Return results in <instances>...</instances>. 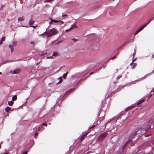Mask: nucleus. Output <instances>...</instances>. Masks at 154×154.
I'll return each instance as SVG.
<instances>
[{
	"mask_svg": "<svg viewBox=\"0 0 154 154\" xmlns=\"http://www.w3.org/2000/svg\"><path fill=\"white\" fill-rule=\"evenodd\" d=\"M58 54V53L57 52H54L53 53L52 56H57V55Z\"/></svg>",
	"mask_w": 154,
	"mask_h": 154,
	"instance_id": "obj_18",
	"label": "nucleus"
},
{
	"mask_svg": "<svg viewBox=\"0 0 154 154\" xmlns=\"http://www.w3.org/2000/svg\"><path fill=\"white\" fill-rule=\"evenodd\" d=\"M144 99H141L138 102H137L136 103L137 105H138L142 103L144 101Z\"/></svg>",
	"mask_w": 154,
	"mask_h": 154,
	"instance_id": "obj_4",
	"label": "nucleus"
},
{
	"mask_svg": "<svg viewBox=\"0 0 154 154\" xmlns=\"http://www.w3.org/2000/svg\"><path fill=\"white\" fill-rule=\"evenodd\" d=\"M8 154V152H5V153H4L3 154Z\"/></svg>",
	"mask_w": 154,
	"mask_h": 154,
	"instance_id": "obj_48",
	"label": "nucleus"
},
{
	"mask_svg": "<svg viewBox=\"0 0 154 154\" xmlns=\"http://www.w3.org/2000/svg\"><path fill=\"white\" fill-rule=\"evenodd\" d=\"M17 96L15 95L12 97V100L13 101H15L17 99Z\"/></svg>",
	"mask_w": 154,
	"mask_h": 154,
	"instance_id": "obj_16",
	"label": "nucleus"
},
{
	"mask_svg": "<svg viewBox=\"0 0 154 154\" xmlns=\"http://www.w3.org/2000/svg\"><path fill=\"white\" fill-rule=\"evenodd\" d=\"M95 125H94L92 126V127H90L89 128V129H91L93 128H94L95 127Z\"/></svg>",
	"mask_w": 154,
	"mask_h": 154,
	"instance_id": "obj_28",
	"label": "nucleus"
},
{
	"mask_svg": "<svg viewBox=\"0 0 154 154\" xmlns=\"http://www.w3.org/2000/svg\"><path fill=\"white\" fill-rule=\"evenodd\" d=\"M147 154H154V148L153 149L152 151Z\"/></svg>",
	"mask_w": 154,
	"mask_h": 154,
	"instance_id": "obj_21",
	"label": "nucleus"
},
{
	"mask_svg": "<svg viewBox=\"0 0 154 154\" xmlns=\"http://www.w3.org/2000/svg\"><path fill=\"white\" fill-rule=\"evenodd\" d=\"M14 102L12 101H9L8 102V104L10 106H11L13 105Z\"/></svg>",
	"mask_w": 154,
	"mask_h": 154,
	"instance_id": "obj_13",
	"label": "nucleus"
},
{
	"mask_svg": "<svg viewBox=\"0 0 154 154\" xmlns=\"http://www.w3.org/2000/svg\"><path fill=\"white\" fill-rule=\"evenodd\" d=\"M5 37H3L1 39V40L2 42L5 41Z\"/></svg>",
	"mask_w": 154,
	"mask_h": 154,
	"instance_id": "obj_24",
	"label": "nucleus"
},
{
	"mask_svg": "<svg viewBox=\"0 0 154 154\" xmlns=\"http://www.w3.org/2000/svg\"><path fill=\"white\" fill-rule=\"evenodd\" d=\"M71 40L72 41H73L74 42H75L77 41V39H76L75 38H73V39H72Z\"/></svg>",
	"mask_w": 154,
	"mask_h": 154,
	"instance_id": "obj_29",
	"label": "nucleus"
},
{
	"mask_svg": "<svg viewBox=\"0 0 154 154\" xmlns=\"http://www.w3.org/2000/svg\"><path fill=\"white\" fill-rule=\"evenodd\" d=\"M117 82H113V83H114V84H115V85H116V84L117 83Z\"/></svg>",
	"mask_w": 154,
	"mask_h": 154,
	"instance_id": "obj_46",
	"label": "nucleus"
},
{
	"mask_svg": "<svg viewBox=\"0 0 154 154\" xmlns=\"http://www.w3.org/2000/svg\"><path fill=\"white\" fill-rule=\"evenodd\" d=\"M146 25H142L141 27H140L139 29H138L139 30V31H141V30H142L145 27H146Z\"/></svg>",
	"mask_w": 154,
	"mask_h": 154,
	"instance_id": "obj_9",
	"label": "nucleus"
},
{
	"mask_svg": "<svg viewBox=\"0 0 154 154\" xmlns=\"http://www.w3.org/2000/svg\"><path fill=\"white\" fill-rule=\"evenodd\" d=\"M51 57H47V59H49V58H51Z\"/></svg>",
	"mask_w": 154,
	"mask_h": 154,
	"instance_id": "obj_44",
	"label": "nucleus"
},
{
	"mask_svg": "<svg viewBox=\"0 0 154 154\" xmlns=\"http://www.w3.org/2000/svg\"><path fill=\"white\" fill-rule=\"evenodd\" d=\"M20 71V69H16L13 71V73L14 74H17Z\"/></svg>",
	"mask_w": 154,
	"mask_h": 154,
	"instance_id": "obj_5",
	"label": "nucleus"
},
{
	"mask_svg": "<svg viewBox=\"0 0 154 154\" xmlns=\"http://www.w3.org/2000/svg\"><path fill=\"white\" fill-rule=\"evenodd\" d=\"M51 21L52 22H54L55 23H59V20H53L51 19H50Z\"/></svg>",
	"mask_w": 154,
	"mask_h": 154,
	"instance_id": "obj_19",
	"label": "nucleus"
},
{
	"mask_svg": "<svg viewBox=\"0 0 154 154\" xmlns=\"http://www.w3.org/2000/svg\"><path fill=\"white\" fill-rule=\"evenodd\" d=\"M59 22L61 24H63L64 23L63 21L61 20H59Z\"/></svg>",
	"mask_w": 154,
	"mask_h": 154,
	"instance_id": "obj_34",
	"label": "nucleus"
},
{
	"mask_svg": "<svg viewBox=\"0 0 154 154\" xmlns=\"http://www.w3.org/2000/svg\"><path fill=\"white\" fill-rule=\"evenodd\" d=\"M134 54L133 55V57H134Z\"/></svg>",
	"mask_w": 154,
	"mask_h": 154,
	"instance_id": "obj_56",
	"label": "nucleus"
},
{
	"mask_svg": "<svg viewBox=\"0 0 154 154\" xmlns=\"http://www.w3.org/2000/svg\"><path fill=\"white\" fill-rule=\"evenodd\" d=\"M131 108H128L126 109V111H128L129 109H130Z\"/></svg>",
	"mask_w": 154,
	"mask_h": 154,
	"instance_id": "obj_38",
	"label": "nucleus"
},
{
	"mask_svg": "<svg viewBox=\"0 0 154 154\" xmlns=\"http://www.w3.org/2000/svg\"><path fill=\"white\" fill-rule=\"evenodd\" d=\"M31 44H33V42H31Z\"/></svg>",
	"mask_w": 154,
	"mask_h": 154,
	"instance_id": "obj_51",
	"label": "nucleus"
},
{
	"mask_svg": "<svg viewBox=\"0 0 154 154\" xmlns=\"http://www.w3.org/2000/svg\"><path fill=\"white\" fill-rule=\"evenodd\" d=\"M140 32V31H139V29H137L135 32V35H136V34H137V33H138L139 32Z\"/></svg>",
	"mask_w": 154,
	"mask_h": 154,
	"instance_id": "obj_26",
	"label": "nucleus"
},
{
	"mask_svg": "<svg viewBox=\"0 0 154 154\" xmlns=\"http://www.w3.org/2000/svg\"><path fill=\"white\" fill-rule=\"evenodd\" d=\"M53 22H52V21H51V22H49V23H50V24L52 23H53Z\"/></svg>",
	"mask_w": 154,
	"mask_h": 154,
	"instance_id": "obj_45",
	"label": "nucleus"
},
{
	"mask_svg": "<svg viewBox=\"0 0 154 154\" xmlns=\"http://www.w3.org/2000/svg\"><path fill=\"white\" fill-rule=\"evenodd\" d=\"M87 134L86 133L82 135L80 138L81 140V141L85 139V137L87 136Z\"/></svg>",
	"mask_w": 154,
	"mask_h": 154,
	"instance_id": "obj_6",
	"label": "nucleus"
},
{
	"mask_svg": "<svg viewBox=\"0 0 154 154\" xmlns=\"http://www.w3.org/2000/svg\"><path fill=\"white\" fill-rule=\"evenodd\" d=\"M130 142V140H129L124 145V146L123 147H125L126 146H128V145L129 144V143Z\"/></svg>",
	"mask_w": 154,
	"mask_h": 154,
	"instance_id": "obj_20",
	"label": "nucleus"
},
{
	"mask_svg": "<svg viewBox=\"0 0 154 154\" xmlns=\"http://www.w3.org/2000/svg\"><path fill=\"white\" fill-rule=\"evenodd\" d=\"M152 21V20H150L146 24H145V25H146V26L148 25V24L151 21Z\"/></svg>",
	"mask_w": 154,
	"mask_h": 154,
	"instance_id": "obj_32",
	"label": "nucleus"
},
{
	"mask_svg": "<svg viewBox=\"0 0 154 154\" xmlns=\"http://www.w3.org/2000/svg\"><path fill=\"white\" fill-rule=\"evenodd\" d=\"M68 73V72H67L66 73L64 74L63 75V77L64 79H65L66 78V76L67 75V74Z\"/></svg>",
	"mask_w": 154,
	"mask_h": 154,
	"instance_id": "obj_17",
	"label": "nucleus"
},
{
	"mask_svg": "<svg viewBox=\"0 0 154 154\" xmlns=\"http://www.w3.org/2000/svg\"><path fill=\"white\" fill-rule=\"evenodd\" d=\"M11 109V108L9 106H7L6 107L5 109V111L6 112H8L9 111H10Z\"/></svg>",
	"mask_w": 154,
	"mask_h": 154,
	"instance_id": "obj_12",
	"label": "nucleus"
},
{
	"mask_svg": "<svg viewBox=\"0 0 154 154\" xmlns=\"http://www.w3.org/2000/svg\"><path fill=\"white\" fill-rule=\"evenodd\" d=\"M154 58V54H153L152 56V59H153V58Z\"/></svg>",
	"mask_w": 154,
	"mask_h": 154,
	"instance_id": "obj_41",
	"label": "nucleus"
},
{
	"mask_svg": "<svg viewBox=\"0 0 154 154\" xmlns=\"http://www.w3.org/2000/svg\"><path fill=\"white\" fill-rule=\"evenodd\" d=\"M76 27H77V26L75 24L72 25L71 27L70 28V30H72L73 29Z\"/></svg>",
	"mask_w": 154,
	"mask_h": 154,
	"instance_id": "obj_15",
	"label": "nucleus"
},
{
	"mask_svg": "<svg viewBox=\"0 0 154 154\" xmlns=\"http://www.w3.org/2000/svg\"><path fill=\"white\" fill-rule=\"evenodd\" d=\"M44 54H42V55H43V56H44Z\"/></svg>",
	"mask_w": 154,
	"mask_h": 154,
	"instance_id": "obj_55",
	"label": "nucleus"
},
{
	"mask_svg": "<svg viewBox=\"0 0 154 154\" xmlns=\"http://www.w3.org/2000/svg\"><path fill=\"white\" fill-rule=\"evenodd\" d=\"M70 30V29H66V32H67V31H69Z\"/></svg>",
	"mask_w": 154,
	"mask_h": 154,
	"instance_id": "obj_43",
	"label": "nucleus"
},
{
	"mask_svg": "<svg viewBox=\"0 0 154 154\" xmlns=\"http://www.w3.org/2000/svg\"><path fill=\"white\" fill-rule=\"evenodd\" d=\"M135 60V59L134 60H133L132 62L130 64V65L132 66L131 67L132 69H134V68L137 65V64L136 63H133V62Z\"/></svg>",
	"mask_w": 154,
	"mask_h": 154,
	"instance_id": "obj_3",
	"label": "nucleus"
},
{
	"mask_svg": "<svg viewBox=\"0 0 154 154\" xmlns=\"http://www.w3.org/2000/svg\"><path fill=\"white\" fill-rule=\"evenodd\" d=\"M17 42L16 41L14 42L13 43V45H14V46H16L17 45Z\"/></svg>",
	"mask_w": 154,
	"mask_h": 154,
	"instance_id": "obj_23",
	"label": "nucleus"
},
{
	"mask_svg": "<svg viewBox=\"0 0 154 154\" xmlns=\"http://www.w3.org/2000/svg\"><path fill=\"white\" fill-rule=\"evenodd\" d=\"M9 47L11 49V52L12 53L14 51L13 45H9Z\"/></svg>",
	"mask_w": 154,
	"mask_h": 154,
	"instance_id": "obj_8",
	"label": "nucleus"
},
{
	"mask_svg": "<svg viewBox=\"0 0 154 154\" xmlns=\"http://www.w3.org/2000/svg\"><path fill=\"white\" fill-rule=\"evenodd\" d=\"M107 135L106 133H104L100 135L98 137L99 140L101 141L105 138Z\"/></svg>",
	"mask_w": 154,
	"mask_h": 154,
	"instance_id": "obj_2",
	"label": "nucleus"
},
{
	"mask_svg": "<svg viewBox=\"0 0 154 154\" xmlns=\"http://www.w3.org/2000/svg\"><path fill=\"white\" fill-rule=\"evenodd\" d=\"M47 54V53H45V54Z\"/></svg>",
	"mask_w": 154,
	"mask_h": 154,
	"instance_id": "obj_54",
	"label": "nucleus"
},
{
	"mask_svg": "<svg viewBox=\"0 0 154 154\" xmlns=\"http://www.w3.org/2000/svg\"><path fill=\"white\" fill-rule=\"evenodd\" d=\"M150 128V127H149L147 129H145V131H147L148 130H149Z\"/></svg>",
	"mask_w": 154,
	"mask_h": 154,
	"instance_id": "obj_31",
	"label": "nucleus"
},
{
	"mask_svg": "<svg viewBox=\"0 0 154 154\" xmlns=\"http://www.w3.org/2000/svg\"><path fill=\"white\" fill-rule=\"evenodd\" d=\"M3 42L1 40H0V45H1L2 44Z\"/></svg>",
	"mask_w": 154,
	"mask_h": 154,
	"instance_id": "obj_37",
	"label": "nucleus"
},
{
	"mask_svg": "<svg viewBox=\"0 0 154 154\" xmlns=\"http://www.w3.org/2000/svg\"><path fill=\"white\" fill-rule=\"evenodd\" d=\"M35 136L36 137L37 136H38V134L37 133H36L35 134Z\"/></svg>",
	"mask_w": 154,
	"mask_h": 154,
	"instance_id": "obj_40",
	"label": "nucleus"
},
{
	"mask_svg": "<svg viewBox=\"0 0 154 154\" xmlns=\"http://www.w3.org/2000/svg\"><path fill=\"white\" fill-rule=\"evenodd\" d=\"M122 77V76L121 75H118L117 78H116V79H117V80H118L121 77Z\"/></svg>",
	"mask_w": 154,
	"mask_h": 154,
	"instance_id": "obj_27",
	"label": "nucleus"
},
{
	"mask_svg": "<svg viewBox=\"0 0 154 154\" xmlns=\"http://www.w3.org/2000/svg\"><path fill=\"white\" fill-rule=\"evenodd\" d=\"M42 128V127H41H41H39L38 128V131H41Z\"/></svg>",
	"mask_w": 154,
	"mask_h": 154,
	"instance_id": "obj_33",
	"label": "nucleus"
},
{
	"mask_svg": "<svg viewBox=\"0 0 154 154\" xmlns=\"http://www.w3.org/2000/svg\"><path fill=\"white\" fill-rule=\"evenodd\" d=\"M2 74V73L1 72H0V75Z\"/></svg>",
	"mask_w": 154,
	"mask_h": 154,
	"instance_id": "obj_52",
	"label": "nucleus"
},
{
	"mask_svg": "<svg viewBox=\"0 0 154 154\" xmlns=\"http://www.w3.org/2000/svg\"><path fill=\"white\" fill-rule=\"evenodd\" d=\"M53 0H46L45 1L46 2H50L51 1H52Z\"/></svg>",
	"mask_w": 154,
	"mask_h": 154,
	"instance_id": "obj_35",
	"label": "nucleus"
},
{
	"mask_svg": "<svg viewBox=\"0 0 154 154\" xmlns=\"http://www.w3.org/2000/svg\"><path fill=\"white\" fill-rule=\"evenodd\" d=\"M153 19H154V17H153L151 20H152Z\"/></svg>",
	"mask_w": 154,
	"mask_h": 154,
	"instance_id": "obj_49",
	"label": "nucleus"
},
{
	"mask_svg": "<svg viewBox=\"0 0 154 154\" xmlns=\"http://www.w3.org/2000/svg\"><path fill=\"white\" fill-rule=\"evenodd\" d=\"M60 80L58 82V83H61L62 81V78L61 77H60Z\"/></svg>",
	"mask_w": 154,
	"mask_h": 154,
	"instance_id": "obj_25",
	"label": "nucleus"
},
{
	"mask_svg": "<svg viewBox=\"0 0 154 154\" xmlns=\"http://www.w3.org/2000/svg\"><path fill=\"white\" fill-rule=\"evenodd\" d=\"M9 47L11 49V52L12 53L14 51L13 45H9Z\"/></svg>",
	"mask_w": 154,
	"mask_h": 154,
	"instance_id": "obj_7",
	"label": "nucleus"
},
{
	"mask_svg": "<svg viewBox=\"0 0 154 154\" xmlns=\"http://www.w3.org/2000/svg\"><path fill=\"white\" fill-rule=\"evenodd\" d=\"M67 16L66 15V14H65V15H62V17H66V16Z\"/></svg>",
	"mask_w": 154,
	"mask_h": 154,
	"instance_id": "obj_36",
	"label": "nucleus"
},
{
	"mask_svg": "<svg viewBox=\"0 0 154 154\" xmlns=\"http://www.w3.org/2000/svg\"><path fill=\"white\" fill-rule=\"evenodd\" d=\"M152 91L154 92V88L152 90Z\"/></svg>",
	"mask_w": 154,
	"mask_h": 154,
	"instance_id": "obj_47",
	"label": "nucleus"
},
{
	"mask_svg": "<svg viewBox=\"0 0 154 154\" xmlns=\"http://www.w3.org/2000/svg\"><path fill=\"white\" fill-rule=\"evenodd\" d=\"M28 152V151H25V153H23V154H26Z\"/></svg>",
	"mask_w": 154,
	"mask_h": 154,
	"instance_id": "obj_39",
	"label": "nucleus"
},
{
	"mask_svg": "<svg viewBox=\"0 0 154 154\" xmlns=\"http://www.w3.org/2000/svg\"><path fill=\"white\" fill-rule=\"evenodd\" d=\"M42 126H45L47 127V125L45 123H44L41 125V126L42 127Z\"/></svg>",
	"mask_w": 154,
	"mask_h": 154,
	"instance_id": "obj_22",
	"label": "nucleus"
},
{
	"mask_svg": "<svg viewBox=\"0 0 154 154\" xmlns=\"http://www.w3.org/2000/svg\"><path fill=\"white\" fill-rule=\"evenodd\" d=\"M34 22H35L34 20H32V19H31L29 21V24L30 25H33L34 23Z\"/></svg>",
	"mask_w": 154,
	"mask_h": 154,
	"instance_id": "obj_11",
	"label": "nucleus"
},
{
	"mask_svg": "<svg viewBox=\"0 0 154 154\" xmlns=\"http://www.w3.org/2000/svg\"><path fill=\"white\" fill-rule=\"evenodd\" d=\"M116 58V56H115L114 57H111L110 58V60H113L114 59Z\"/></svg>",
	"mask_w": 154,
	"mask_h": 154,
	"instance_id": "obj_30",
	"label": "nucleus"
},
{
	"mask_svg": "<svg viewBox=\"0 0 154 154\" xmlns=\"http://www.w3.org/2000/svg\"><path fill=\"white\" fill-rule=\"evenodd\" d=\"M115 91H114L113 92H112L111 94H110V95H112V94H113L114 93H115Z\"/></svg>",
	"mask_w": 154,
	"mask_h": 154,
	"instance_id": "obj_42",
	"label": "nucleus"
},
{
	"mask_svg": "<svg viewBox=\"0 0 154 154\" xmlns=\"http://www.w3.org/2000/svg\"><path fill=\"white\" fill-rule=\"evenodd\" d=\"M60 42H58L57 43V44H58Z\"/></svg>",
	"mask_w": 154,
	"mask_h": 154,
	"instance_id": "obj_50",
	"label": "nucleus"
},
{
	"mask_svg": "<svg viewBox=\"0 0 154 154\" xmlns=\"http://www.w3.org/2000/svg\"><path fill=\"white\" fill-rule=\"evenodd\" d=\"M58 31L55 28H53L51 29L49 31L46 32L47 36L50 37L55 35L58 34Z\"/></svg>",
	"mask_w": 154,
	"mask_h": 154,
	"instance_id": "obj_1",
	"label": "nucleus"
},
{
	"mask_svg": "<svg viewBox=\"0 0 154 154\" xmlns=\"http://www.w3.org/2000/svg\"><path fill=\"white\" fill-rule=\"evenodd\" d=\"M73 90V89H70L68 91H66L65 94V95L67 94L68 93H69V92H72V91Z\"/></svg>",
	"mask_w": 154,
	"mask_h": 154,
	"instance_id": "obj_14",
	"label": "nucleus"
},
{
	"mask_svg": "<svg viewBox=\"0 0 154 154\" xmlns=\"http://www.w3.org/2000/svg\"><path fill=\"white\" fill-rule=\"evenodd\" d=\"M24 19L23 17H19L18 19V20L19 21H23Z\"/></svg>",
	"mask_w": 154,
	"mask_h": 154,
	"instance_id": "obj_10",
	"label": "nucleus"
},
{
	"mask_svg": "<svg viewBox=\"0 0 154 154\" xmlns=\"http://www.w3.org/2000/svg\"><path fill=\"white\" fill-rule=\"evenodd\" d=\"M1 145L0 144V149L1 148Z\"/></svg>",
	"mask_w": 154,
	"mask_h": 154,
	"instance_id": "obj_53",
	"label": "nucleus"
}]
</instances>
